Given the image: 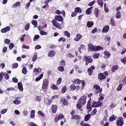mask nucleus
<instances>
[{"label":"nucleus","mask_w":126,"mask_h":126,"mask_svg":"<svg viewBox=\"0 0 126 126\" xmlns=\"http://www.w3.org/2000/svg\"><path fill=\"white\" fill-rule=\"evenodd\" d=\"M55 21H59L60 22H62L63 21V18L61 15H56L54 18Z\"/></svg>","instance_id":"obj_12"},{"label":"nucleus","mask_w":126,"mask_h":126,"mask_svg":"<svg viewBox=\"0 0 126 126\" xmlns=\"http://www.w3.org/2000/svg\"><path fill=\"white\" fill-rule=\"evenodd\" d=\"M3 75H4V73L1 72L0 73V81H1L3 78Z\"/></svg>","instance_id":"obj_55"},{"label":"nucleus","mask_w":126,"mask_h":126,"mask_svg":"<svg viewBox=\"0 0 126 126\" xmlns=\"http://www.w3.org/2000/svg\"><path fill=\"white\" fill-rule=\"evenodd\" d=\"M35 117V110H32L31 114V119H33Z\"/></svg>","instance_id":"obj_46"},{"label":"nucleus","mask_w":126,"mask_h":126,"mask_svg":"<svg viewBox=\"0 0 126 126\" xmlns=\"http://www.w3.org/2000/svg\"><path fill=\"white\" fill-rule=\"evenodd\" d=\"M81 38H82V35L79 33H77L74 38V41H76V42H78V41H79Z\"/></svg>","instance_id":"obj_19"},{"label":"nucleus","mask_w":126,"mask_h":126,"mask_svg":"<svg viewBox=\"0 0 126 126\" xmlns=\"http://www.w3.org/2000/svg\"><path fill=\"white\" fill-rule=\"evenodd\" d=\"M73 84H80L81 83V81L79 79H75L73 81Z\"/></svg>","instance_id":"obj_30"},{"label":"nucleus","mask_w":126,"mask_h":126,"mask_svg":"<svg viewBox=\"0 0 126 126\" xmlns=\"http://www.w3.org/2000/svg\"><path fill=\"white\" fill-rule=\"evenodd\" d=\"M6 112H7V109H3L1 110L0 114H1V115H3L4 114H5Z\"/></svg>","instance_id":"obj_54"},{"label":"nucleus","mask_w":126,"mask_h":126,"mask_svg":"<svg viewBox=\"0 0 126 126\" xmlns=\"http://www.w3.org/2000/svg\"><path fill=\"white\" fill-rule=\"evenodd\" d=\"M103 103L102 101H94L92 103L93 108H98L99 107H102Z\"/></svg>","instance_id":"obj_9"},{"label":"nucleus","mask_w":126,"mask_h":126,"mask_svg":"<svg viewBox=\"0 0 126 126\" xmlns=\"http://www.w3.org/2000/svg\"><path fill=\"white\" fill-rule=\"evenodd\" d=\"M117 126H124V118L123 117H119L117 121Z\"/></svg>","instance_id":"obj_10"},{"label":"nucleus","mask_w":126,"mask_h":126,"mask_svg":"<svg viewBox=\"0 0 126 126\" xmlns=\"http://www.w3.org/2000/svg\"><path fill=\"white\" fill-rule=\"evenodd\" d=\"M51 23H52L53 26H55V27H56V28H58V29H60V30H62V29H63L62 25H61V24L58 23V22H57L56 20H52Z\"/></svg>","instance_id":"obj_6"},{"label":"nucleus","mask_w":126,"mask_h":126,"mask_svg":"<svg viewBox=\"0 0 126 126\" xmlns=\"http://www.w3.org/2000/svg\"><path fill=\"white\" fill-rule=\"evenodd\" d=\"M29 28H30V24H27L25 27V30L27 31L29 30Z\"/></svg>","instance_id":"obj_53"},{"label":"nucleus","mask_w":126,"mask_h":126,"mask_svg":"<svg viewBox=\"0 0 126 126\" xmlns=\"http://www.w3.org/2000/svg\"><path fill=\"white\" fill-rule=\"evenodd\" d=\"M118 69H119V66L118 65H114L111 68V71L112 72H115Z\"/></svg>","instance_id":"obj_22"},{"label":"nucleus","mask_w":126,"mask_h":126,"mask_svg":"<svg viewBox=\"0 0 126 126\" xmlns=\"http://www.w3.org/2000/svg\"><path fill=\"white\" fill-rule=\"evenodd\" d=\"M43 74H41L40 75V76L37 77V78L35 79V81H39V80H40V79H42V78H43Z\"/></svg>","instance_id":"obj_45"},{"label":"nucleus","mask_w":126,"mask_h":126,"mask_svg":"<svg viewBox=\"0 0 126 126\" xmlns=\"http://www.w3.org/2000/svg\"><path fill=\"white\" fill-rule=\"evenodd\" d=\"M69 89H70V91H74V90H75V89H76V86H75L73 84H72L70 86Z\"/></svg>","instance_id":"obj_28"},{"label":"nucleus","mask_w":126,"mask_h":126,"mask_svg":"<svg viewBox=\"0 0 126 126\" xmlns=\"http://www.w3.org/2000/svg\"><path fill=\"white\" fill-rule=\"evenodd\" d=\"M61 101L63 102V106H67V105H68V101H67L65 98H62Z\"/></svg>","instance_id":"obj_21"},{"label":"nucleus","mask_w":126,"mask_h":126,"mask_svg":"<svg viewBox=\"0 0 126 126\" xmlns=\"http://www.w3.org/2000/svg\"><path fill=\"white\" fill-rule=\"evenodd\" d=\"M60 64L62 66H64L65 65V61L64 60H62L60 62Z\"/></svg>","instance_id":"obj_59"},{"label":"nucleus","mask_w":126,"mask_h":126,"mask_svg":"<svg viewBox=\"0 0 126 126\" xmlns=\"http://www.w3.org/2000/svg\"><path fill=\"white\" fill-rule=\"evenodd\" d=\"M52 102H53V101L52 100V99L46 98V99L44 100V103L47 106H50V105H51V104H52Z\"/></svg>","instance_id":"obj_15"},{"label":"nucleus","mask_w":126,"mask_h":126,"mask_svg":"<svg viewBox=\"0 0 126 126\" xmlns=\"http://www.w3.org/2000/svg\"><path fill=\"white\" fill-rule=\"evenodd\" d=\"M94 15L95 16V17H96V18H98V14L99 13V9H98L97 8H95L94 9Z\"/></svg>","instance_id":"obj_31"},{"label":"nucleus","mask_w":126,"mask_h":126,"mask_svg":"<svg viewBox=\"0 0 126 126\" xmlns=\"http://www.w3.org/2000/svg\"><path fill=\"white\" fill-rule=\"evenodd\" d=\"M93 88L95 89V91L94 92V95H97L99 93L100 94L103 91V89L101 88V87L97 84L94 85Z\"/></svg>","instance_id":"obj_4"},{"label":"nucleus","mask_w":126,"mask_h":126,"mask_svg":"<svg viewBox=\"0 0 126 126\" xmlns=\"http://www.w3.org/2000/svg\"><path fill=\"white\" fill-rule=\"evenodd\" d=\"M110 24L113 27L116 26V21L114 19V18H111L110 19Z\"/></svg>","instance_id":"obj_27"},{"label":"nucleus","mask_w":126,"mask_h":126,"mask_svg":"<svg viewBox=\"0 0 126 126\" xmlns=\"http://www.w3.org/2000/svg\"><path fill=\"white\" fill-rule=\"evenodd\" d=\"M88 47L89 48L90 50L93 52H97V51H100V50L103 51L104 50V48L102 47V46L99 45L94 46L92 43H90L88 45Z\"/></svg>","instance_id":"obj_2"},{"label":"nucleus","mask_w":126,"mask_h":126,"mask_svg":"<svg viewBox=\"0 0 126 126\" xmlns=\"http://www.w3.org/2000/svg\"><path fill=\"white\" fill-rule=\"evenodd\" d=\"M49 85V80L47 79L43 80L42 83V89L43 91L45 90V89H47L48 86Z\"/></svg>","instance_id":"obj_8"},{"label":"nucleus","mask_w":126,"mask_h":126,"mask_svg":"<svg viewBox=\"0 0 126 126\" xmlns=\"http://www.w3.org/2000/svg\"><path fill=\"white\" fill-rule=\"evenodd\" d=\"M84 47H85L84 45H83V44H81L80 45V47H79V49H78L79 53H81V49H84Z\"/></svg>","instance_id":"obj_56"},{"label":"nucleus","mask_w":126,"mask_h":126,"mask_svg":"<svg viewBox=\"0 0 126 126\" xmlns=\"http://www.w3.org/2000/svg\"><path fill=\"white\" fill-rule=\"evenodd\" d=\"M97 2L100 6V7H103V4H104L103 0H97Z\"/></svg>","instance_id":"obj_33"},{"label":"nucleus","mask_w":126,"mask_h":126,"mask_svg":"<svg viewBox=\"0 0 126 126\" xmlns=\"http://www.w3.org/2000/svg\"><path fill=\"white\" fill-rule=\"evenodd\" d=\"M20 5V2L17 1L13 4L12 6L14 8L17 7Z\"/></svg>","instance_id":"obj_39"},{"label":"nucleus","mask_w":126,"mask_h":126,"mask_svg":"<svg viewBox=\"0 0 126 126\" xmlns=\"http://www.w3.org/2000/svg\"><path fill=\"white\" fill-rule=\"evenodd\" d=\"M57 110H58V106L57 105H53L52 107V112L53 114L57 113Z\"/></svg>","instance_id":"obj_20"},{"label":"nucleus","mask_w":126,"mask_h":126,"mask_svg":"<svg viewBox=\"0 0 126 126\" xmlns=\"http://www.w3.org/2000/svg\"><path fill=\"white\" fill-rule=\"evenodd\" d=\"M41 71H42V68H35L33 69V72H37V73H39V72H41Z\"/></svg>","instance_id":"obj_37"},{"label":"nucleus","mask_w":126,"mask_h":126,"mask_svg":"<svg viewBox=\"0 0 126 126\" xmlns=\"http://www.w3.org/2000/svg\"><path fill=\"white\" fill-rule=\"evenodd\" d=\"M13 103L15 104V105H19L21 103V101L18 100L17 99L13 100Z\"/></svg>","instance_id":"obj_43"},{"label":"nucleus","mask_w":126,"mask_h":126,"mask_svg":"<svg viewBox=\"0 0 126 126\" xmlns=\"http://www.w3.org/2000/svg\"><path fill=\"white\" fill-rule=\"evenodd\" d=\"M22 72L23 74H26V73H27V68H26L25 67H24L22 70Z\"/></svg>","instance_id":"obj_44"},{"label":"nucleus","mask_w":126,"mask_h":126,"mask_svg":"<svg viewBox=\"0 0 126 126\" xmlns=\"http://www.w3.org/2000/svg\"><path fill=\"white\" fill-rule=\"evenodd\" d=\"M104 55L107 59L111 57V53L109 52V51H105L104 52Z\"/></svg>","instance_id":"obj_24"},{"label":"nucleus","mask_w":126,"mask_h":126,"mask_svg":"<svg viewBox=\"0 0 126 126\" xmlns=\"http://www.w3.org/2000/svg\"><path fill=\"white\" fill-rule=\"evenodd\" d=\"M109 120V122H113V121H115L116 118H115V115H113L112 116L110 117Z\"/></svg>","instance_id":"obj_52"},{"label":"nucleus","mask_w":126,"mask_h":126,"mask_svg":"<svg viewBox=\"0 0 126 126\" xmlns=\"http://www.w3.org/2000/svg\"><path fill=\"white\" fill-rule=\"evenodd\" d=\"M37 114L38 115H39L40 116H41V117H43L44 118L46 117V115L44 114V113L41 111V110L38 111Z\"/></svg>","instance_id":"obj_41"},{"label":"nucleus","mask_w":126,"mask_h":126,"mask_svg":"<svg viewBox=\"0 0 126 126\" xmlns=\"http://www.w3.org/2000/svg\"><path fill=\"white\" fill-rule=\"evenodd\" d=\"M123 84H120L119 86L118 87V88H117V91H121V90H122V89H123Z\"/></svg>","instance_id":"obj_42"},{"label":"nucleus","mask_w":126,"mask_h":126,"mask_svg":"<svg viewBox=\"0 0 126 126\" xmlns=\"http://www.w3.org/2000/svg\"><path fill=\"white\" fill-rule=\"evenodd\" d=\"M64 35L65 36H66V37H68V38H69L70 37V33H69V32H68L67 31H65L64 32Z\"/></svg>","instance_id":"obj_49"},{"label":"nucleus","mask_w":126,"mask_h":126,"mask_svg":"<svg viewBox=\"0 0 126 126\" xmlns=\"http://www.w3.org/2000/svg\"><path fill=\"white\" fill-rule=\"evenodd\" d=\"M92 9V7L88 8L86 11V14H91V10Z\"/></svg>","instance_id":"obj_40"},{"label":"nucleus","mask_w":126,"mask_h":126,"mask_svg":"<svg viewBox=\"0 0 126 126\" xmlns=\"http://www.w3.org/2000/svg\"><path fill=\"white\" fill-rule=\"evenodd\" d=\"M109 29H110V26L108 25L105 26L102 30V32L107 33V32L109 31Z\"/></svg>","instance_id":"obj_16"},{"label":"nucleus","mask_w":126,"mask_h":126,"mask_svg":"<svg viewBox=\"0 0 126 126\" xmlns=\"http://www.w3.org/2000/svg\"><path fill=\"white\" fill-rule=\"evenodd\" d=\"M93 25H94V22H93V21H88L87 23V26L89 28L92 27Z\"/></svg>","instance_id":"obj_26"},{"label":"nucleus","mask_w":126,"mask_h":126,"mask_svg":"<svg viewBox=\"0 0 126 126\" xmlns=\"http://www.w3.org/2000/svg\"><path fill=\"white\" fill-rule=\"evenodd\" d=\"M4 78H5L6 80L9 79V76L8 75V73L5 72L4 73Z\"/></svg>","instance_id":"obj_47"},{"label":"nucleus","mask_w":126,"mask_h":126,"mask_svg":"<svg viewBox=\"0 0 126 126\" xmlns=\"http://www.w3.org/2000/svg\"><path fill=\"white\" fill-rule=\"evenodd\" d=\"M121 12L120 11H117L116 14V18H117V19H120V18H121Z\"/></svg>","instance_id":"obj_35"},{"label":"nucleus","mask_w":126,"mask_h":126,"mask_svg":"<svg viewBox=\"0 0 126 126\" xmlns=\"http://www.w3.org/2000/svg\"><path fill=\"white\" fill-rule=\"evenodd\" d=\"M122 63H124V64H126V57H124L123 59L121 60Z\"/></svg>","instance_id":"obj_63"},{"label":"nucleus","mask_w":126,"mask_h":126,"mask_svg":"<svg viewBox=\"0 0 126 126\" xmlns=\"http://www.w3.org/2000/svg\"><path fill=\"white\" fill-rule=\"evenodd\" d=\"M81 119V117L79 115H75L74 116H71V120H75V121H79Z\"/></svg>","instance_id":"obj_17"},{"label":"nucleus","mask_w":126,"mask_h":126,"mask_svg":"<svg viewBox=\"0 0 126 126\" xmlns=\"http://www.w3.org/2000/svg\"><path fill=\"white\" fill-rule=\"evenodd\" d=\"M58 70H59V71H64V68L63 67V66H60L58 67Z\"/></svg>","instance_id":"obj_48"},{"label":"nucleus","mask_w":126,"mask_h":126,"mask_svg":"<svg viewBox=\"0 0 126 126\" xmlns=\"http://www.w3.org/2000/svg\"><path fill=\"white\" fill-rule=\"evenodd\" d=\"M99 97H98V101H103L104 100V94L102 93H100L98 94Z\"/></svg>","instance_id":"obj_29"},{"label":"nucleus","mask_w":126,"mask_h":126,"mask_svg":"<svg viewBox=\"0 0 126 126\" xmlns=\"http://www.w3.org/2000/svg\"><path fill=\"white\" fill-rule=\"evenodd\" d=\"M9 30H10V27L7 26L1 30L0 32L1 33H6V32H8Z\"/></svg>","instance_id":"obj_13"},{"label":"nucleus","mask_w":126,"mask_h":126,"mask_svg":"<svg viewBox=\"0 0 126 126\" xmlns=\"http://www.w3.org/2000/svg\"><path fill=\"white\" fill-rule=\"evenodd\" d=\"M51 89H53V90H59V87H58L55 84H53L51 86Z\"/></svg>","instance_id":"obj_36"},{"label":"nucleus","mask_w":126,"mask_h":126,"mask_svg":"<svg viewBox=\"0 0 126 126\" xmlns=\"http://www.w3.org/2000/svg\"><path fill=\"white\" fill-rule=\"evenodd\" d=\"M108 75L109 72L107 71H104L103 73H100L98 74V79L99 81L105 80Z\"/></svg>","instance_id":"obj_3"},{"label":"nucleus","mask_w":126,"mask_h":126,"mask_svg":"<svg viewBox=\"0 0 126 126\" xmlns=\"http://www.w3.org/2000/svg\"><path fill=\"white\" fill-rule=\"evenodd\" d=\"M95 69V66L94 65H92L90 68L87 70L89 75L91 76L93 74V71Z\"/></svg>","instance_id":"obj_11"},{"label":"nucleus","mask_w":126,"mask_h":126,"mask_svg":"<svg viewBox=\"0 0 126 126\" xmlns=\"http://www.w3.org/2000/svg\"><path fill=\"white\" fill-rule=\"evenodd\" d=\"M91 114H89L86 115L85 117H84V121L85 122H87L88 121H89V119H90V118H91Z\"/></svg>","instance_id":"obj_25"},{"label":"nucleus","mask_w":126,"mask_h":126,"mask_svg":"<svg viewBox=\"0 0 126 126\" xmlns=\"http://www.w3.org/2000/svg\"><path fill=\"white\" fill-rule=\"evenodd\" d=\"M55 55H56V51L55 50H51L48 54V56L50 58L54 57Z\"/></svg>","instance_id":"obj_18"},{"label":"nucleus","mask_w":126,"mask_h":126,"mask_svg":"<svg viewBox=\"0 0 126 126\" xmlns=\"http://www.w3.org/2000/svg\"><path fill=\"white\" fill-rule=\"evenodd\" d=\"M66 90H67V88L66 87V86H63L61 90V92L62 94H64V93L66 92Z\"/></svg>","instance_id":"obj_32"},{"label":"nucleus","mask_w":126,"mask_h":126,"mask_svg":"<svg viewBox=\"0 0 126 126\" xmlns=\"http://www.w3.org/2000/svg\"><path fill=\"white\" fill-rule=\"evenodd\" d=\"M40 35H47L48 33L47 32H45L44 31H41L40 32Z\"/></svg>","instance_id":"obj_62"},{"label":"nucleus","mask_w":126,"mask_h":126,"mask_svg":"<svg viewBox=\"0 0 126 126\" xmlns=\"http://www.w3.org/2000/svg\"><path fill=\"white\" fill-rule=\"evenodd\" d=\"M6 90L7 91H14V90H15V88H14V87H10L7 88Z\"/></svg>","instance_id":"obj_58"},{"label":"nucleus","mask_w":126,"mask_h":126,"mask_svg":"<svg viewBox=\"0 0 126 126\" xmlns=\"http://www.w3.org/2000/svg\"><path fill=\"white\" fill-rule=\"evenodd\" d=\"M37 60V54H35L32 57V62H35Z\"/></svg>","instance_id":"obj_60"},{"label":"nucleus","mask_w":126,"mask_h":126,"mask_svg":"<svg viewBox=\"0 0 126 126\" xmlns=\"http://www.w3.org/2000/svg\"><path fill=\"white\" fill-rule=\"evenodd\" d=\"M40 38V35H35L34 37H33V41H36V40H38Z\"/></svg>","instance_id":"obj_61"},{"label":"nucleus","mask_w":126,"mask_h":126,"mask_svg":"<svg viewBox=\"0 0 126 126\" xmlns=\"http://www.w3.org/2000/svg\"><path fill=\"white\" fill-rule=\"evenodd\" d=\"M86 108H87V109L88 110L87 113L89 114V113H90V112L92 111V108H93V107H92V105L91 106V103H87L86 105Z\"/></svg>","instance_id":"obj_14"},{"label":"nucleus","mask_w":126,"mask_h":126,"mask_svg":"<svg viewBox=\"0 0 126 126\" xmlns=\"http://www.w3.org/2000/svg\"><path fill=\"white\" fill-rule=\"evenodd\" d=\"M75 11L77 13V12L78 13H81V12H82V10L81 9H80V7H76L75 9Z\"/></svg>","instance_id":"obj_34"},{"label":"nucleus","mask_w":126,"mask_h":126,"mask_svg":"<svg viewBox=\"0 0 126 126\" xmlns=\"http://www.w3.org/2000/svg\"><path fill=\"white\" fill-rule=\"evenodd\" d=\"M87 99V96L85 95H84L83 96H81L79 99L78 100L77 108H78L80 111H81V107H83V106L86 104Z\"/></svg>","instance_id":"obj_1"},{"label":"nucleus","mask_w":126,"mask_h":126,"mask_svg":"<svg viewBox=\"0 0 126 126\" xmlns=\"http://www.w3.org/2000/svg\"><path fill=\"white\" fill-rule=\"evenodd\" d=\"M122 83H123L124 85H126V76L125 77L123 80H122Z\"/></svg>","instance_id":"obj_64"},{"label":"nucleus","mask_w":126,"mask_h":126,"mask_svg":"<svg viewBox=\"0 0 126 126\" xmlns=\"http://www.w3.org/2000/svg\"><path fill=\"white\" fill-rule=\"evenodd\" d=\"M63 119H64V115L62 113L59 114L55 116L54 122L55 123H58L60 120H63Z\"/></svg>","instance_id":"obj_7"},{"label":"nucleus","mask_w":126,"mask_h":126,"mask_svg":"<svg viewBox=\"0 0 126 126\" xmlns=\"http://www.w3.org/2000/svg\"><path fill=\"white\" fill-rule=\"evenodd\" d=\"M91 114L92 116H95L97 114V109L94 108L93 111H92Z\"/></svg>","instance_id":"obj_51"},{"label":"nucleus","mask_w":126,"mask_h":126,"mask_svg":"<svg viewBox=\"0 0 126 126\" xmlns=\"http://www.w3.org/2000/svg\"><path fill=\"white\" fill-rule=\"evenodd\" d=\"M35 100L37 102H40L41 100H42V97H41L40 96H36L35 97Z\"/></svg>","instance_id":"obj_50"},{"label":"nucleus","mask_w":126,"mask_h":126,"mask_svg":"<svg viewBox=\"0 0 126 126\" xmlns=\"http://www.w3.org/2000/svg\"><path fill=\"white\" fill-rule=\"evenodd\" d=\"M83 60L86 62V65H88L89 63H92L93 62V59H92V57L91 56H85Z\"/></svg>","instance_id":"obj_5"},{"label":"nucleus","mask_w":126,"mask_h":126,"mask_svg":"<svg viewBox=\"0 0 126 126\" xmlns=\"http://www.w3.org/2000/svg\"><path fill=\"white\" fill-rule=\"evenodd\" d=\"M99 57H100L99 53H95L93 56V59H99Z\"/></svg>","instance_id":"obj_38"},{"label":"nucleus","mask_w":126,"mask_h":126,"mask_svg":"<svg viewBox=\"0 0 126 126\" xmlns=\"http://www.w3.org/2000/svg\"><path fill=\"white\" fill-rule=\"evenodd\" d=\"M18 87L20 91H23V85H22V83L21 82L18 83Z\"/></svg>","instance_id":"obj_23"},{"label":"nucleus","mask_w":126,"mask_h":126,"mask_svg":"<svg viewBox=\"0 0 126 126\" xmlns=\"http://www.w3.org/2000/svg\"><path fill=\"white\" fill-rule=\"evenodd\" d=\"M62 78H58V79L57 81V85H60V84H61V83H62Z\"/></svg>","instance_id":"obj_57"}]
</instances>
